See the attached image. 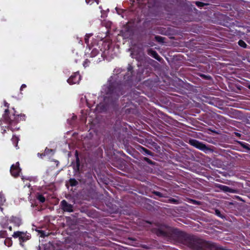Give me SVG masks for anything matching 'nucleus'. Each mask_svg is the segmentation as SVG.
<instances>
[{
  "label": "nucleus",
  "instance_id": "obj_1",
  "mask_svg": "<svg viewBox=\"0 0 250 250\" xmlns=\"http://www.w3.org/2000/svg\"><path fill=\"white\" fill-rule=\"evenodd\" d=\"M12 236L14 238H19L20 244L22 246V243L30 239V236L27 234L26 232L17 231L14 232Z\"/></svg>",
  "mask_w": 250,
  "mask_h": 250
},
{
  "label": "nucleus",
  "instance_id": "obj_2",
  "mask_svg": "<svg viewBox=\"0 0 250 250\" xmlns=\"http://www.w3.org/2000/svg\"><path fill=\"white\" fill-rule=\"evenodd\" d=\"M189 143L192 146L204 152L210 150V149L205 144L196 140L192 139L189 140Z\"/></svg>",
  "mask_w": 250,
  "mask_h": 250
},
{
  "label": "nucleus",
  "instance_id": "obj_3",
  "mask_svg": "<svg viewBox=\"0 0 250 250\" xmlns=\"http://www.w3.org/2000/svg\"><path fill=\"white\" fill-rule=\"evenodd\" d=\"M21 169L19 167V162L16 163L15 164H13L11 167L10 172L11 174L14 177H17L19 176L20 172H21Z\"/></svg>",
  "mask_w": 250,
  "mask_h": 250
},
{
  "label": "nucleus",
  "instance_id": "obj_4",
  "mask_svg": "<svg viewBox=\"0 0 250 250\" xmlns=\"http://www.w3.org/2000/svg\"><path fill=\"white\" fill-rule=\"evenodd\" d=\"M62 208L64 211L72 212L73 211V205L68 204L65 200H62L61 203Z\"/></svg>",
  "mask_w": 250,
  "mask_h": 250
},
{
  "label": "nucleus",
  "instance_id": "obj_5",
  "mask_svg": "<svg viewBox=\"0 0 250 250\" xmlns=\"http://www.w3.org/2000/svg\"><path fill=\"white\" fill-rule=\"evenodd\" d=\"M80 75L78 73H76L73 76H71L68 80L67 82L70 84L79 83L80 81Z\"/></svg>",
  "mask_w": 250,
  "mask_h": 250
},
{
  "label": "nucleus",
  "instance_id": "obj_6",
  "mask_svg": "<svg viewBox=\"0 0 250 250\" xmlns=\"http://www.w3.org/2000/svg\"><path fill=\"white\" fill-rule=\"evenodd\" d=\"M147 53L148 55L151 56L157 60L158 61H161L162 58L159 56V55L157 54V53L155 51H154L151 49H150L148 50Z\"/></svg>",
  "mask_w": 250,
  "mask_h": 250
},
{
  "label": "nucleus",
  "instance_id": "obj_7",
  "mask_svg": "<svg viewBox=\"0 0 250 250\" xmlns=\"http://www.w3.org/2000/svg\"><path fill=\"white\" fill-rule=\"evenodd\" d=\"M220 188L221 190H222L223 191H224L225 192H230V193H235V190L233 189L226 186L221 185V186H220Z\"/></svg>",
  "mask_w": 250,
  "mask_h": 250
},
{
  "label": "nucleus",
  "instance_id": "obj_8",
  "mask_svg": "<svg viewBox=\"0 0 250 250\" xmlns=\"http://www.w3.org/2000/svg\"><path fill=\"white\" fill-rule=\"evenodd\" d=\"M11 222L14 223L16 226L19 227L21 225V222L20 218L12 216L11 218Z\"/></svg>",
  "mask_w": 250,
  "mask_h": 250
},
{
  "label": "nucleus",
  "instance_id": "obj_9",
  "mask_svg": "<svg viewBox=\"0 0 250 250\" xmlns=\"http://www.w3.org/2000/svg\"><path fill=\"white\" fill-rule=\"evenodd\" d=\"M174 233L177 234L178 236L181 237L182 240L185 239L187 237L186 234L184 232L180 231L178 229H174Z\"/></svg>",
  "mask_w": 250,
  "mask_h": 250
},
{
  "label": "nucleus",
  "instance_id": "obj_10",
  "mask_svg": "<svg viewBox=\"0 0 250 250\" xmlns=\"http://www.w3.org/2000/svg\"><path fill=\"white\" fill-rule=\"evenodd\" d=\"M4 244L5 246L9 247L12 245V241L11 238H8L4 241Z\"/></svg>",
  "mask_w": 250,
  "mask_h": 250
},
{
  "label": "nucleus",
  "instance_id": "obj_11",
  "mask_svg": "<svg viewBox=\"0 0 250 250\" xmlns=\"http://www.w3.org/2000/svg\"><path fill=\"white\" fill-rule=\"evenodd\" d=\"M69 183L71 186H75L78 184V182L74 179H70Z\"/></svg>",
  "mask_w": 250,
  "mask_h": 250
},
{
  "label": "nucleus",
  "instance_id": "obj_12",
  "mask_svg": "<svg viewBox=\"0 0 250 250\" xmlns=\"http://www.w3.org/2000/svg\"><path fill=\"white\" fill-rule=\"evenodd\" d=\"M142 149L143 152H144L145 154H147V155H152V153L151 151H150L149 150H148V149H147L144 147H142Z\"/></svg>",
  "mask_w": 250,
  "mask_h": 250
},
{
  "label": "nucleus",
  "instance_id": "obj_13",
  "mask_svg": "<svg viewBox=\"0 0 250 250\" xmlns=\"http://www.w3.org/2000/svg\"><path fill=\"white\" fill-rule=\"evenodd\" d=\"M238 44L243 48H246L247 47V44L242 40H240L238 42Z\"/></svg>",
  "mask_w": 250,
  "mask_h": 250
},
{
  "label": "nucleus",
  "instance_id": "obj_14",
  "mask_svg": "<svg viewBox=\"0 0 250 250\" xmlns=\"http://www.w3.org/2000/svg\"><path fill=\"white\" fill-rule=\"evenodd\" d=\"M98 53H99L98 50H97L96 49H93L91 52V54L92 57H94V56H96Z\"/></svg>",
  "mask_w": 250,
  "mask_h": 250
},
{
  "label": "nucleus",
  "instance_id": "obj_15",
  "mask_svg": "<svg viewBox=\"0 0 250 250\" xmlns=\"http://www.w3.org/2000/svg\"><path fill=\"white\" fill-rule=\"evenodd\" d=\"M38 199L42 203H43L45 201V198L42 195H39Z\"/></svg>",
  "mask_w": 250,
  "mask_h": 250
},
{
  "label": "nucleus",
  "instance_id": "obj_16",
  "mask_svg": "<svg viewBox=\"0 0 250 250\" xmlns=\"http://www.w3.org/2000/svg\"><path fill=\"white\" fill-rule=\"evenodd\" d=\"M85 1L87 3H90V4H92L94 1L96 2L97 4L99 3V0H85Z\"/></svg>",
  "mask_w": 250,
  "mask_h": 250
},
{
  "label": "nucleus",
  "instance_id": "obj_17",
  "mask_svg": "<svg viewBox=\"0 0 250 250\" xmlns=\"http://www.w3.org/2000/svg\"><path fill=\"white\" fill-rule=\"evenodd\" d=\"M168 201L170 203H174V204H177L178 203V200L174 199L171 198L168 199Z\"/></svg>",
  "mask_w": 250,
  "mask_h": 250
},
{
  "label": "nucleus",
  "instance_id": "obj_18",
  "mask_svg": "<svg viewBox=\"0 0 250 250\" xmlns=\"http://www.w3.org/2000/svg\"><path fill=\"white\" fill-rule=\"evenodd\" d=\"M156 40L158 41L159 42H163L164 38L160 36H156L155 37Z\"/></svg>",
  "mask_w": 250,
  "mask_h": 250
},
{
  "label": "nucleus",
  "instance_id": "obj_19",
  "mask_svg": "<svg viewBox=\"0 0 250 250\" xmlns=\"http://www.w3.org/2000/svg\"><path fill=\"white\" fill-rule=\"evenodd\" d=\"M12 140L13 142H15L16 143V146H17V144H18V139L17 137H15V136H13L12 139Z\"/></svg>",
  "mask_w": 250,
  "mask_h": 250
},
{
  "label": "nucleus",
  "instance_id": "obj_20",
  "mask_svg": "<svg viewBox=\"0 0 250 250\" xmlns=\"http://www.w3.org/2000/svg\"><path fill=\"white\" fill-rule=\"evenodd\" d=\"M38 231L41 234V237H44L47 235L43 230H38Z\"/></svg>",
  "mask_w": 250,
  "mask_h": 250
},
{
  "label": "nucleus",
  "instance_id": "obj_21",
  "mask_svg": "<svg viewBox=\"0 0 250 250\" xmlns=\"http://www.w3.org/2000/svg\"><path fill=\"white\" fill-rule=\"evenodd\" d=\"M144 160L145 161H146L147 163H148V164H153V162H152V161L151 160H150L148 158L145 157L144 158Z\"/></svg>",
  "mask_w": 250,
  "mask_h": 250
},
{
  "label": "nucleus",
  "instance_id": "obj_22",
  "mask_svg": "<svg viewBox=\"0 0 250 250\" xmlns=\"http://www.w3.org/2000/svg\"><path fill=\"white\" fill-rule=\"evenodd\" d=\"M89 35H86L85 36V38H84V41H85V42L86 43V44H88V42H89Z\"/></svg>",
  "mask_w": 250,
  "mask_h": 250
},
{
  "label": "nucleus",
  "instance_id": "obj_23",
  "mask_svg": "<svg viewBox=\"0 0 250 250\" xmlns=\"http://www.w3.org/2000/svg\"><path fill=\"white\" fill-rule=\"evenodd\" d=\"M154 193L158 196H159V197H164L163 194L159 191H154Z\"/></svg>",
  "mask_w": 250,
  "mask_h": 250
},
{
  "label": "nucleus",
  "instance_id": "obj_24",
  "mask_svg": "<svg viewBox=\"0 0 250 250\" xmlns=\"http://www.w3.org/2000/svg\"><path fill=\"white\" fill-rule=\"evenodd\" d=\"M119 97V95H116L115 93H112L111 94V98L112 99V98H114V100H116V99H117V98Z\"/></svg>",
  "mask_w": 250,
  "mask_h": 250
},
{
  "label": "nucleus",
  "instance_id": "obj_25",
  "mask_svg": "<svg viewBox=\"0 0 250 250\" xmlns=\"http://www.w3.org/2000/svg\"><path fill=\"white\" fill-rule=\"evenodd\" d=\"M6 232L5 231H0V237L2 238H4L6 235Z\"/></svg>",
  "mask_w": 250,
  "mask_h": 250
},
{
  "label": "nucleus",
  "instance_id": "obj_26",
  "mask_svg": "<svg viewBox=\"0 0 250 250\" xmlns=\"http://www.w3.org/2000/svg\"><path fill=\"white\" fill-rule=\"evenodd\" d=\"M196 4L198 6H202L203 5V3L199 1H196Z\"/></svg>",
  "mask_w": 250,
  "mask_h": 250
},
{
  "label": "nucleus",
  "instance_id": "obj_27",
  "mask_svg": "<svg viewBox=\"0 0 250 250\" xmlns=\"http://www.w3.org/2000/svg\"><path fill=\"white\" fill-rule=\"evenodd\" d=\"M26 85L25 84H22L21 87V90H22L23 88H25Z\"/></svg>",
  "mask_w": 250,
  "mask_h": 250
},
{
  "label": "nucleus",
  "instance_id": "obj_28",
  "mask_svg": "<svg viewBox=\"0 0 250 250\" xmlns=\"http://www.w3.org/2000/svg\"><path fill=\"white\" fill-rule=\"evenodd\" d=\"M161 233L163 235H165L166 234V232L163 231V230H161Z\"/></svg>",
  "mask_w": 250,
  "mask_h": 250
},
{
  "label": "nucleus",
  "instance_id": "obj_29",
  "mask_svg": "<svg viewBox=\"0 0 250 250\" xmlns=\"http://www.w3.org/2000/svg\"><path fill=\"white\" fill-rule=\"evenodd\" d=\"M8 228H9L10 230H11V231L12 230V227L10 226Z\"/></svg>",
  "mask_w": 250,
  "mask_h": 250
},
{
  "label": "nucleus",
  "instance_id": "obj_30",
  "mask_svg": "<svg viewBox=\"0 0 250 250\" xmlns=\"http://www.w3.org/2000/svg\"><path fill=\"white\" fill-rule=\"evenodd\" d=\"M10 124H13V123H14V121H12V120H11V121H10Z\"/></svg>",
  "mask_w": 250,
  "mask_h": 250
},
{
  "label": "nucleus",
  "instance_id": "obj_31",
  "mask_svg": "<svg viewBox=\"0 0 250 250\" xmlns=\"http://www.w3.org/2000/svg\"><path fill=\"white\" fill-rule=\"evenodd\" d=\"M78 161H79V158L77 157V163H78Z\"/></svg>",
  "mask_w": 250,
  "mask_h": 250
},
{
  "label": "nucleus",
  "instance_id": "obj_32",
  "mask_svg": "<svg viewBox=\"0 0 250 250\" xmlns=\"http://www.w3.org/2000/svg\"><path fill=\"white\" fill-rule=\"evenodd\" d=\"M193 202H194V203H195V204H197V203H198V202H197V201H194Z\"/></svg>",
  "mask_w": 250,
  "mask_h": 250
},
{
  "label": "nucleus",
  "instance_id": "obj_33",
  "mask_svg": "<svg viewBox=\"0 0 250 250\" xmlns=\"http://www.w3.org/2000/svg\"><path fill=\"white\" fill-rule=\"evenodd\" d=\"M236 134L237 136H240V134L238 133H237Z\"/></svg>",
  "mask_w": 250,
  "mask_h": 250
},
{
  "label": "nucleus",
  "instance_id": "obj_34",
  "mask_svg": "<svg viewBox=\"0 0 250 250\" xmlns=\"http://www.w3.org/2000/svg\"><path fill=\"white\" fill-rule=\"evenodd\" d=\"M8 109H5V112H7L8 111Z\"/></svg>",
  "mask_w": 250,
  "mask_h": 250
},
{
  "label": "nucleus",
  "instance_id": "obj_35",
  "mask_svg": "<svg viewBox=\"0 0 250 250\" xmlns=\"http://www.w3.org/2000/svg\"><path fill=\"white\" fill-rule=\"evenodd\" d=\"M106 98H107V97H106V98H105V99H104V100H105V101H106Z\"/></svg>",
  "mask_w": 250,
  "mask_h": 250
}]
</instances>
